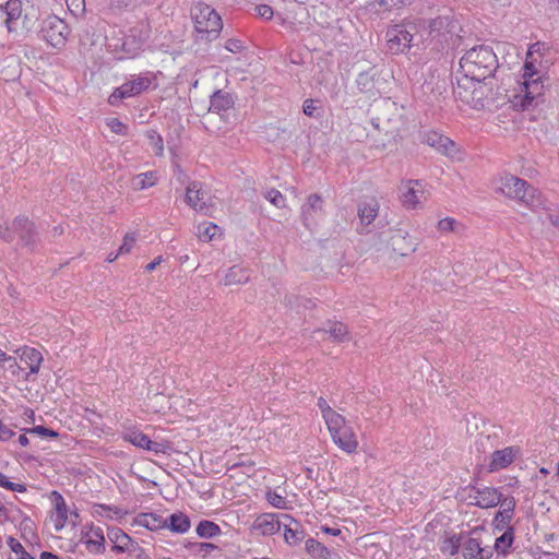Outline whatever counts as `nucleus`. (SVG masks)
Listing matches in <instances>:
<instances>
[{"label": "nucleus", "instance_id": "nucleus-1", "mask_svg": "<svg viewBox=\"0 0 559 559\" xmlns=\"http://www.w3.org/2000/svg\"><path fill=\"white\" fill-rule=\"evenodd\" d=\"M417 24L420 28L421 45H431L437 50L443 49L461 37L462 26L452 13L441 14L433 19H419Z\"/></svg>", "mask_w": 559, "mask_h": 559}, {"label": "nucleus", "instance_id": "nucleus-2", "mask_svg": "<svg viewBox=\"0 0 559 559\" xmlns=\"http://www.w3.org/2000/svg\"><path fill=\"white\" fill-rule=\"evenodd\" d=\"M499 67L497 55L487 45H479L467 50L460 60L463 78H471L477 83L491 78Z\"/></svg>", "mask_w": 559, "mask_h": 559}, {"label": "nucleus", "instance_id": "nucleus-3", "mask_svg": "<svg viewBox=\"0 0 559 559\" xmlns=\"http://www.w3.org/2000/svg\"><path fill=\"white\" fill-rule=\"evenodd\" d=\"M0 19L9 33L24 35L32 31L38 20V12L22 0H8L0 5Z\"/></svg>", "mask_w": 559, "mask_h": 559}, {"label": "nucleus", "instance_id": "nucleus-4", "mask_svg": "<svg viewBox=\"0 0 559 559\" xmlns=\"http://www.w3.org/2000/svg\"><path fill=\"white\" fill-rule=\"evenodd\" d=\"M498 191L509 199L523 203L533 211H538V209L548 210L542 193L536 188L530 186L524 179L516 176H502Z\"/></svg>", "mask_w": 559, "mask_h": 559}, {"label": "nucleus", "instance_id": "nucleus-5", "mask_svg": "<svg viewBox=\"0 0 559 559\" xmlns=\"http://www.w3.org/2000/svg\"><path fill=\"white\" fill-rule=\"evenodd\" d=\"M531 57L532 51H528L527 58L522 68V94L515 95L513 99V105L521 108L522 110H526L530 107L536 105L538 99L544 95L545 86L543 76L539 74V71L536 69L534 62L530 60Z\"/></svg>", "mask_w": 559, "mask_h": 559}, {"label": "nucleus", "instance_id": "nucleus-6", "mask_svg": "<svg viewBox=\"0 0 559 559\" xmlns=\"http://www.w3.org/2000/svg\"><path fill=\"white\" fill-rule=\"evenodd\" d=\"M194 23L195 39L211 43L215 40L223 28L219 14L209 4L199 2L191 10Z\"/></svg>", "mask_w": 559, "mask_h": 559}, {"label": "nucleus", "instance_id": "nucleus-7", "mask_svg": "<svg viewBox=\"0 0 559 559\" xmlns=\"http://www.w3.org/2000/svg\"><path fill=\"white\" fill-rule=\"evenodd\" d=\"M420 28L417 20L402 24H395L386 31L388 48L392 53H402L413 46L421 45L419 39Z\"/></svg>", "mask_w": 559, "mask_h": 559}, {"label": "nucleus", "instance_id": "nucleus-8", "mask_svg": "<svg viewBox=\"0 0 559 559\" xmlns=\"http://www.w3.org/2000/svg\"><path fill=\"white\" fill-rule=\"evenodd\" d=\"M150 37V27L146 23L140 22L133 25L119 38H114L112 43H109L116 52H121L119 56L122 58H133L143 48L144 43Z\"/></svg>", "mask_w": 559, "mask_h": 559}, {"label": "nucleus", "instance_id": "nucleus-9", "mask_svg": "<svg viewBox=\"0 0 559 559\" xmlns=\"http://www.w3.org/2000/svg\"><path fill=\"white\" fill-rule=\"evenodd\" d=\"M154 76L150 73L132 74L122 85L115 88L108 97L111 106H119L122 99L135 97L147 91L152 85Z\"/></svg>", "mask_w": 559, "mask_h": 559}, {"label": "nucleus", "instance_id": "nucleus-10", "mask_svg": "<svg viewBox=\"0 0 559 559\" xmlns=\"http://www.w3.org/2000/svg\"><path fill=\"white\" fill-rule=\"evenodd\" d=\"M40 34L49 45L60 48L66 45L70 29L62 19L57 15H49L41 22Z\"/></svg>", "mask_w": 559, "mask_h": 559}, {"label": "nucleus", "instance_id": "nucleus-11", "mask_svg": "<svg viewBox=\"0 0 559 559\" xmlns=\"http://www.w3.org/2000/svg\"><path fill=\"white\" fill-rule=\"evenodd\" d=\"M453 92L456 98L466 104H477L486 96L485 87L471 78L459 79Z\"/></svg>", "mask_w": 559, "mask_h": 559}, {"label": "nucleus", "instance_id": "nucleus-12", "mask_svg": "<svg viewBox=\"0 0 559 559\" xmlns=\"http://www.w3.org/2000/svg\"><path fill=\"white\" fill-rule=\"evenodd\" d=\"M324 201L318 193H312L301 206L302 223L307 228H311L324 216Z\"/></svg>", "mask_w": 559, "mask_h": 559}, {"label": "nucleus", "instance_id": "nucleus-13", "mask_svg": "<svg viewBox=\"0 0 559 559\" xmlns=\"http://www.w3.org/2000/svg\"><path fill=\"white\" fill-rule=\"evenodd\" d=\"M468 498L471 503L481 509H488L498 506L501 501V492L492 487H476L469 489Z\"/></svg>", "mask_w": 559, "mask_h": 559}, {"label": "nucleus", "instance_id": "nucleus-14", "mask_svg": "<svg viewBox=\"0 0 559 559\" xmlns=\"http://www.w3.org/2000/svg\"><path fill=\"white\" fill-rule=\"evenodd\" d=\"M385 81L382 80L374 69L360 72L356 79L358 90L368 97H376L381 94Z\"/></svg>", "mask_w": 559, "mask_h": 559}, {"label": "nucleus", "instance_id": "nucleus-15", "mask_svg": "<svg viewBox=\"0 0 559 559\" xmlns=\"http://www.w3.org/2000/svg\"><path fill=\"white\" fill-rule=\"evenodd\" d=\"M13 228L19 235L22 245L33 250L38 241V235L34 223L25 216H17L13 221Z\"/></svg>", "mask_w": 559, "mask_h": 559}, {"label": "nucleus", "instance_id": "nucleus-16", "mask_svg": "<svg viewBox=\"0 0 559 559\" xmlns=\"http://www.w3.org/2000/svg\"><path fill=\"white\" fill-rule=\"evenodd\" d=\"M207 193L203 190L202 183L192 181L186 189V202L193 210L206 214L209 212Z\"/></svg>", "mask_w": 559, "mask_h": 559}, {"label": "nucleus", "instance_id": "nucleus-17", "mask_svg": "<svg viewBox=\"0 0 559 559\" xmlns=\"http://www.w3.org/2000/svg\"><path fill=\"white\" fill-rule=\"evenodd\" d=\"M424 142L443 155L453 157L456 153L455 142L437 131H428L425 133Z\"/></svg>", "mask_w": 559, "mask_h": 559}, {"label": "nucleus", "instance_id": "nucleus-18", "mask_svg": "<svg viewBox=\"0 0 559 559\" xmlns=\"http://www.w3.org/2000/svg\"><path fill=\"white\" fill-rule=\"evenodd\" d=\"M519 447H507L502 450H497L491 454V461L489 463V471L497 472L508 467L512 464L515 457L520 454Z\"/></svg>", "mask_w": 559, "mask_h": 559}, {"label": "nucleus", "instance_id": "nucleus-19", "mask_svg": "<svg viewBox=\"0 0 559 559\" xmlns=\"http://www.w3.org/2000/svg\"><path fill=\"white\" fill-rule=\"evenodd\" d=\"M331 437L334 443L344 452L348 454L356 452L358 440L352 427L346 426L341 430L334 431Z\"/></svg>", "mask_w": 559, "mask_h": 559}, {"label": "nucleus", "instance_id": "nucleus-20", "mask_svg": "<svg viewBox=\"0 0 559 559\" xmlns=\"http://www.w3.org/2000/svg\"><path fill=\"white\" fill-rule=\"evenodd\" d=\"M462 555L465 559H489L491 551L483 548L477 538L469 537L462 544Z\"/></svg>", "mask_w": 559, "mask_h": 559}, {"label": "nucleus", "instance_id": "nucleus-21", "mask_svg": "<svg viewBox=\"0 0 559 559\" xmlns=\"http://www.w3.org/2000/svg\"><path fill=\"white\" fill-rule=\"evenodd\" d=\"M253 527L262 535L270 536L280 531L281 522L275 514L264 513L255 519Z\"/></svg>", "mask_w": 559, "mask_h": 559}, {"label": "nucleus", "instance_id": "nucleus-22", "mask_svg": "<svg viewBox=\"0 0 559 559\" xmlns=\"http://www.w3.org/2000/svg\"><path fill=\"white\" fill-rule=\"evenodd\" d=\"M51 499L56 512L55 530L56 532H60L66 526L68 520V507L66 504L64 498L60 492L56 490L51 492Z\"/></svg>", "mask_w": 559, "mask_h": 559}, {"label": "nucleus", "instance_id": "nucleus-23", "mask_svg": "<svg viewBox=\"0 0 559 559\" xmlns=\"http://www.w3.org/2000/svg\"><path fill=\"white\" fill-rule=\"evenodd\" d=\"M424 191L419 181H409L406 191L403 192L402 201L407 209H416L420 205V198Z\"/></svg>", "mask_w": 559, "mask_h": 559}, {"label": "nucleus", "instance_id": "nucleus-24", "mask_svg": "<svg viewBox=\"0 0 559 559\" xmlns=\"http://www.w3.org/2000/svg\"><path fill=\"white\" fill-rule=\"evenodd\" d=\"M379 202L376 199L362 201L358 205V216L361 225L369 226L378 215Z\"/></svg>", "mask_w": 559, "mask_h": 559}, {"label": "nucleus", "instance_id": "nucleus-25", "mask_svg": "<svg viewBox=\"0 0 559 559\" xmlns=\"http://www.w3.org/2000/svg\"><path fill=\"white\" fill-rule=\"evenodd\" d=\"M107 537L115 544L114 550L116 552H124L128 550V545L131 543V537L119 527H109Z\"/></svg>", "mask_w": 559, "mask_h": 559}, {"label": "nucleus", "instance_id": "nucleus-26", "mask_svg": "<svg viewBox=\"0 0 559 559\" xmlns=\"http://www.w3.org/2000/svg\"><path fill=\"white\" fill-rule=\"evenodd\" d=\"M250 278L249 271L245 267L234 265L229 267L224 276L223 283L226 286L247 283Z\"/></svg>", "mask_w": 559, "mask_h": 559}, {"label": "nucleus", "instance_id": "nucleus-27", "mask_svg": "<svg viewBox=\"0 0 559 559\" xmlns=\"http://www.w3.org/2000/svg\"><path fill=\"white\" fill-rule=\"evenodd\" d=\"M234 104L233 97L229 93L216 91L210 100V109L216 112L226 111Z\"/></svg>", "mask_w": 559, "mask_h": 559}, {"label": "nucleus", "instance_id": "nucleus-28", "mask_svg": "<svg viewBox=\"0 0 559 559\" xmlns=\"http://www.w3.org/2000/svg\"><path fill=\"white\" fill-rule=\"evenodd\" d=\"M21 360L28 366L31 373H37L43 361V356L39 350L31 347H25L22 349Z\"/></svg>", "mask_w": 559, "mask_h": 559}, {"label": "nucleus", "instance_id": "nucleus-29", "mask_svg": "<svg viewBox=\"0 0 559 559\" xmlns=\"http://www.w3.org/2000/svg\"><path fill=\"white\" fill-rule=\"evenodd\" d=\"M306 550L314 559H331L332 552L314 538L306 540Z\"/></svg>", "mask_w": 559, "mask_h": 559}, {"label": "nucleus", "instance_id": "nucleus-30", "mask_svg": "<svg viewBox=\"0 0 559 559\" xmlns=\"http://www.w3.org/2000/svg\"><path fill=\"white\" fill-rule=\"evenodd\" d=\"M166 527L176 533H186L190 528V519L183 513H174L169 516Z\"/></svg>", "mask_w": 559, "mask_h": 559}, {"label": "nucleus", "instance_id": "nucleus-31", "mask_svg": "<svg viewBox=\"0 0 559 559\" xmlns=\"http://www.w3.org/2000/svg\"><path fill=\"white\" fill-rule=\"evenodd\" d=\"M317 333H329L333 341L342 343L350 340L348 329L342 322H334L329 330H318Z\"/></svg>", "mask_w": 559, "mask_h": 559}, {"label": "nucleus", "instance_id": "nucleus-32", "mask_svg": "<svg viewBox=\"0 0 559 559\" xmlns=\"http://www.w3.org/2000/svg\"><path fill=\"white\" fill-rule=\"evenodd\" d=\"M91 533L95 538L86 540L87 549L96 554H103L105 551V536L103 530L100 527H92Z\"/></svg>", "mask_w": 559, "mask_h": 559}, {"label": "nucleus", "instance_id": "nucleus-33", "mask_svg": "<svg viewBox=\"0 0 559 559\" xmlns=\"http://www.w3.org/2000/svg\"><path fill=\"white\" fill-rule=\"evenodd\" d=\"M139 523L151 531H156L158 528L166 527L167 525L166 520H163L162 516L152 513L141 514Z\"/></svg>", "mask_w": 559, "mask_h": 559}, {"label": "nucleus", "instance_id": "nucleus-34", "mask_svg": "<svg viewBox=\"0 0 559 559\" xmlns=\"http://www.w3.org/2000/svg\"><path fill=\"white\" fill-rule=\"evenodd\" d=\"M197 534L202 538H212L221 534V527L212 521H201L197 526Z\"/></svg>", "mask_w": 559, "mask_h": 559}, {"label": "nucleus", "instance_id": "nucleus-35", "mask_svg": "<svg viewBox=\"0 0 559 559\" xmlns=\"http://www.w3.org/2000/svg\"><path fill=\"white\" fill-rule=\"evenodd\" d=\"M123 439L130 442L131 444L145 450L151 443V439L148 438V436L138 430L127 432L123 436Z\"/></svg>", "mask_w": 559, "mask_h": 559}, {"label": "nucleus", "instance_id": "nucleus-36", "mask_svg": "<svg viewBox=\"0 0 559 559\" xmlns=\"http://www.w3.org/2000/svg\"><path fill=\"white\" fill-rule=\"evenodd\" d=\"M514 539L513 527H508L507 531L496 539L495 549L498 552L507 554Z\"/></svg>", "mask_w": 559, "mask_h": 559}, {"label": "nucleus", "instance_id": "nucleus-37", "mask_svg": "<svg viewBox=\"0 0 559 559\" xmlns=\"http://www.w3.org/2000/svg\"><path fill=\"white\" fill-rule=\"evenodd\" d=\"M323 419L326 424L330 435H332L334 431L341 430L342 428H345L347 426L345 417H343L341 414L336 413L335 411H333V413H331L329 416H326Z\"/></svg>", "mask_w": 559, "mask_h": 559}, {"label": "nucleus", "instance_id": "nucleus-38", "mask_svg": "<svg viewBox=\"0 0 559 559\" xmlns=\"http://www.w3.org/2000/svg\"><path fill=\"white\" fill-rule=\"evenodd\" d=\"M295 527L284 525V538L289 545H298L304 539V532L298 530V523L295 522Z\"/></svg>", "mask_w": 559, "mask_h": 559}, {"label": "nucleus", "instance_id": "nucleus-39", "mask_svg": "<svg viewBox=\"0 0 559 559\" xmlns=\"http://www.w3.org/2000/svg\"><path fill=\"white\" fill-rule=\"evenodd\" d=\"M156 177L152 171L140 174L134 179V186L139 190L152 187L155 185Z\"/></svg>", "mask_w": 559, "mask_h": 559}, {"label": "nucleus", "instance_id": "nucleus-40", "mask_svg": "<svg viewBox=\"0 0 559 559\" xmlns=\"http://www.w3.org/2000/svg\"><path fill=\"white\" fill-rule=\"evenodd\" d=\"M217 226L213 223H203L198 225V237L203 241H210L214 238Z\"/></svg>", "mask_w": 559, "mask_h": 559}, {"label": "nucleus", "instance_id": "nucleus-41", "mask_svg": "<svg viewBox=\"0 0 559 559\" xmlns=\"http://www.w3.org/2000/svg\"><path fill=\"white\" fill-rule=\"evenodd\" d=\"M109 512H112L115 515L122 514L121 509H119L117 507H110V506H106V504H95L93 507V515L94 516H106V518L112 519V515H110Z\"/></svg>", "mask_w": 559, "mask_h": 559}, {"label": "nucleus", "instance_id": "nucleus-42", "mask_svg": "<svg viewBox=\"0 0 559 559\" xmlns=\"http://www.w3.org/2000/svg\"><path fill=\"white\" fill-rule=\"evenodd\" d=\"M461 224L452 217H445L438 223V230L441 233H460Z\"/></svg>", "mask_w": 559, "mask_h": 559}, {"label": "nucleus", "instance_id": "nucleus-43", "mask_svg": "<svg viewBox=\"0 0 559 559\" xmlns=\"http://www.w3.org/2000/svg\"><path fill=\"white\" fill-rule=\"evenodd\" d=\"M265 199L270 201L274 206L278 209H283L285 206V198L284 195L276 189H271L265 192Z\"/></svg>", "mask_w": 559, "mask_h": 559}, {"label": "nucleus", "instance_id": "nucleus-44", "mask_svg": "<svg viewBox=\"0 0 559 559\" xmlns=\"http://www.w3.org/2000/svg\"><path fill=\"white\" fill-rule=\"evenodd\" d=\"M0 487H3L8 490H11V491H16V492H24L26 491V486L24 484H19V483H12L8 479V477L0 472Z\"/></svg>", "mask_w": 559, "mask_h": 559}, {"label": "nucleus", "instance_id": "nucleus-45", "mask_svg": "<svg viewBox=\"0 0 559 559\" xmlns=\"http://www.w3.org/2000/svg\"><path fill=\"white\" fill-rule=\"evenodd\" d=\"M146 136L150 139L151 144L156 148L155 154L162 155L164 150L162 136L154 130L147 131Z\"/></svg>", "mask_w": 559, "mask_h": 559}, {"label": "nucleus", "instance_id": "nucleus-46", "mask_svg": "<svg viewBox=\"0 0 559 559\" xmlns=\"http://www.w3.org/2000/svg\"><path fill=\"white\" fill-rule=\"evenodd\" d=\"M106 124L109 127V129L117 134L124 135L127 133L128 127L121 122L117 118H109L107 119Z\"/></svg>", "mask_w": 559, "mask_h": 559}, {"label": "nucleus", "instance_id": "nucleus-47", "mask_svg": "<svg viewBox=\"0 0 559 559\" xmlns=\"http://www.w3.org/2000/svg\"><path fill=\"white\" fill-rule=\"evenodd\" d=\"M498 504L500 506V511L506 512V515H508V513L512 515L514 514V509L516 504L514 497L510 496L503 498L501 496V501Z\"/></svg>", "mask_w": 559, "mask_h": 559}, {"label": "nucleus", "instance_id": "nucleus-48", "mask_svg": "<svg viewBox=\"0 0 559 559\" xmlns=\"http://www.w3.org/2000/svg\"><path fill=\"white\" fill-rule=\"evenodd\" d=\"M15 231L13 226L10 227L7 222H0V238L5 242L14 240Z\"/></svg>", "mask_w": 559, "mask_h": 559}, {"label": "nucleus", "instance_id": "nucleus-49", "mask_svg": "<svg viewBox=\"0 0 559 559\" xmlns=\"http://www.w3.org/2000/svg\"><path fill=\"white\" fill-rule=\"evenodd\" d=\"M513 515L508 513V515H506V512H502V511H498L495 519H493V522L496 524V527L497 528H504V527H510L509 524L512 520Z\"/></svg>", "mask_w": 559, "mask_h": 559}, {"label": "nucleus", "instance_id": "nucleus-50", "mask_svg": "<svg viewBox=\"0 0 559 559\" xmlns=\"http://www.w3.org/2000/svg\"><path fill=\"white\" fill-rule=\"evenodd\" d=\"M267 501L277 509L286 508V499L275 491H269L266 493Z\"/></svg>", "mask_w": 559, "mask_h": 559}, {"label": "nucleus", "instance_id": "nucleus-51", "mask_svg": "<svg viewBox=\"0 0 559 559\" xmlns=\"http://www.w3.org/2000/svg\"><path fill=\"white\" fill-rule=\"evenodd\" d=\"M68 10L74 15L78 16L82 14L85 10V1L84 0H66Z\"/></svg>", "mask_w": 559, "mask_h": 559}, {"label": "nucleus", "instance_id": "nucleus-52", "mask_svg": "<svg viewBox=\"0 0 559 559\" xmlns=\"http://www.w3.org/2000/svg\"><path fill=\"white\" fill-rule=\"evenodd\" d=\"M135 242V237L133 235H126L123 238V242L119 248L118 254L129 253Z\"/></svg>", "mask_w": 559, "mask_h": 559}, {"label": "nucleus", "instance_id": "nucleus-53", "mask_svg": "<svg viewBox=\"0 0 559 559\" xmlns=\"http://www.w3.org/2000/svg\"><path fill=\"white\" fill-rule=\"evenodd\" d=\"M29 432L38 435L40 437H52V438L58 437V432H56L55 430H51L47 427H44V426H35L32 429H29Z\"/></svg>", "mask_w": 559, "mask_h": 559}, {"label": "nucleus", "instance_id": "nucleus-54", "mask_svg": "<svg viewBox=\"0 0 559 559\" xmlns=\"http://www.w3.org/2000/svg\"><path fill=\"white\" fill-rule=\"evenodd\" d=\"M193 547L197 548L199 554H203V556L210 555L213 550L217 549V546L212 543H195Z\"/></svg>", "mask_w": 559, "mask_h": 559}, {"label": "nucleus", "instance_id": "nucleus-55", "mask_svg": "<svg viewBox=\"0 0 559 559\" xmlns=\"http://www.w3.org/2000/svg\"><path fill=\"white\" fill-rule=\"evenodd\" d=\"M0 362L7 364L8 369L12 371L13 374L17 373L20 370V366L17 365V361L14 357L9 356L4 353V357L0 358Z\"/></svg>", "mask_w": 559, "mask_h": 559}, {"label": "nucleus", "instance_id": "nucleus-56", "mask_svg": "<svg viewBox=\"0 0 559 559\" xmlns=\"http://www.w3.org/2000/svg\"><path fill=\"white\" fill-rule=\"evenodd\" d=\"M255 11L259 16L271 20L274 15L273 9L267 4H260L255 8Z\"/></svg>", "mask_w": 559, "mask_h": 559}, {"label": "nucleus", "instance_id": "nucleus-57", "mask_svg": "<svg viewBox=\"0 0 559 559\" xmlns=\"http://www.w3.org/2000/svg\"><path fill=\"white\" fill-rule=\"evenodd\" d=\"M225 48L228 51L236 53V52H239L243 48V44L239 39L229 38L225 44Z\"/></svg>", "mask_w": 559, "mask_h": 559}, {"label": "nucleus", "instance_id": "nucleus-58", "mask_svg": "<svg viewBox=\"0 0 559 559\" xmlns=\"http://www.w3.org/2000/svg\"><path fill=\"white\" fill-rule=\"evenodd\" d=\"M316 102L313 99H306L302 105V111L308 117H316Z\"/></svg>", "mask_w": 559, "mask_h": 559}, {"label": "nucleus", "instance_id": "nucleus-59", "mask_svg": "<svg viewBox=\"0 0 559 559\" xmlns=\"http://www.w3.org/2000/svg\"><path fill=\"white\" fill-rule=\"evenodd\" d=\"M14 436V431L0 419V441L4 442Z\"/></svg>", "mask_w": 559, "mask_h": 559}, {"label": "nucleus", "instance_id": "nucleus-60", "mask_svg": "<svg viewBox=\"0 0 559 559\" xmlns=\"http://www.w3.org/2000/svg\"><path fill=\"white\" fill-rule=\"evenodd\" d=\"M547 209H543L547 213V218L550 222L551 225L559 228V212H555L551 210L550 205L546 202Z\"/></svg>", "mask_w": 559, "mask_h": 559}, {"label": "nucleus", "instance_id": "nucleus-61", "mask_svg": "<svg viewBox=\"0 0 559 559\" xmlns=\"http://www.w3.org/2000/svg\"><path fill=\"white\" fill-rule=\"evenodd\" d=\"M317 405L320 408L323 418L329 416L334 411L323 397L318 399Z\"/></svg>", "mask_w": 559, "mask_h": 559}, {"label": "nucleus", "instance_id": "nucleus-62", "mask_svg": "<svg viewBox=\"0 0 559 559\" xmlns=\"http://www.w3.org/2000/svg\"><path fill=\"white\" fill-rule=\"evenodd\" d=\"M8 546L15 554L25 552V549L22 546V544L19 540H16L14 537L8 538Z\"/></svg>", "mask_w": 559, "mask_h": 559}, {"label": "nucleus", "instance_id": "nucleus-63", "mask_svg": "<svg viewBox=\"0 0 559 559\" xmlns=\"http://www.w3.org/2000/svg\"><path fill=\"white\" fill-rule=\"evenodd\" d=\"M146 450L152 451L154 453H166L167 445L160 442H155L151 440V443L146 448Z\"/></svg>", "mask_w": 559, "mask_h": 559}, {"label": "nucleus", "instance_id": "nucleus-64", "mask_svg": "<svg viewBox=\"0 0 559 559\" xmlns=\"http://www.w3.org/2000/svg\"><path fill=\"white\" fill-rule=\"evenodd\" d=\"M162 260H163V258H162L160 255H159V257H157V258H155L152 262H150V263L145 266V270H146L147 272H152L153 270H155V267H156L157 265H159V264H160Z\"/></svg>", "mask_w": 559, "mask_h": 559}]
</instances>
